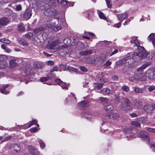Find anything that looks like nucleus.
Listing matches in <instances>:
<instances>
[{
    "mask_svg": "<svg viewBox=\"0 0 155 155\" xmlns=\"http://www.w3.org/2000/svg\"><path fill=\"white\" fill-rule=\"evenodd\" d=\"M6 59V56L5 55H0V62L3 61Z\"/></svg>",
    "mask_w": 155,
    "mask_h": 155,
    "instance_id": "nucleus-46",
    "label": "nucleus"
},
{
    "mask_svg": "<svg viewBox=\"0 0 155 155\" xmlns=\"http://www.w3.org/2000/svg\"><path fill=\"white\" fill-rule=\"evenodd\" d=\"M45 30V28L43 27L38 28L35 29V31L36 33H40Z\"/></svg>",
    "mask_w": 155,
    "mask_h": 155,
    "instance_id": "nucleus-32",
    "label": "nucleus"
},
{
    "mask_svg": "<svg viewBox=\"0 0 155 155\" xmlns=\"http://www.w3.org/2000/svg\"><path fill=\"white\" fill-rule=\"evenodd\" d=\"M115 100L118 102L120 101L121 99L119 95H115L114 96Z\"/></svg>",
    "mask_w": 155,
    "mask_h": 155,
    "instance_id": "nucleus-50",
    "label": "nucleus"
},
{
    "mask_svg": "<svg viewBox=\"0 0 155 155\" xmlns=\"http://www.w3.org/2000/svg\"><path fill=\"white\" fill-rule=\"evenodd\" d=\"M138 120L142 123L144 124L147 121V118L146 117H141L139 118L138 119Z\"/></svg>",
    "mask_w": 155,
    "mask_h": 155,
    "instance_id": "nucleus-33",
    "label": "nucleus"
},
{
    "mask_svg": "<svg viewBox=\"0 0 155 155\" xmlns=\"http://www.w3.org/2000/svg\"><path fill=\"white\" fill-rule=\"evenodd\" d=\"M44 15L48 17L53 16L57 14L56 10L54 8L49 7V5L45 8Z\"/></svg>",
    "mask_w": 155,
    "mask_h": 155,
    "instance_id": "nucleus-4",
    "label": "nucleus"
},
{
    "mask_svg": "<svg viewBox=\"0 0 155 155\" xmlns=\"http://www.w3.org/2000/svg\"><path fill=\"white\" fill-rule=\"evenodd\" d=\"M32 4L34 8L38 11H41L48 6V5L45 2L42 1H37L36 0H34Z\"/></svg>",
    "mask_w": 155,
    "mask_h": 155,
    "instance_id": "nucleus-3",
    "label": "nucleus"
},
{
    "mask_svg": "<svg viewBox=\"0 0 155 155\" xmlns=\"http://www.w3.org/2000/svg\"><path fill=\"white\" fill-rule=\"evenodd\" d=\"M37 131V129L35 127L34 128H32L30 130V131L31 132H35Z\"/></svg>",
    "mask_w": 155,
    "mask_h": 155,
    "instance_id": "nucleus-59",
    "label": "nucleus"
},
{
    "mask_svg": "<svg viewBox=\"0 0 155 155\" xmlns=\"http://www.w3.org/2000/svg\"><path fill=\"white\" fill-rule=\"evenodd\" d=\"M60 86L61 87L62 89H68V87L67 85L66 84L65 82H62Z\"/></svg>",
    "mask_w": 155,
    "mask_h": 155,
    "instance_id": "nucleus-37",
    "label": "nucleus"
},
{
    "mask_svg": "<svg viewBox=\"0 0 155 155\" xmlns=\"http://www.w3.org/2000/svg\"><path fill=\"white\" fill-rule=\"evenodd\" d=\"M97 77L99 79L100 81H101V80H102V78H103V76H102V75H101V74H97Z\"/></svg>",
    "mask_w": 155,
    "mask_h": 155,
    "instance_id": "nucleus-56",
    "label": "nucleus"
},
{
    "mask_svg": "<svg viewBox=\"0 0 155 155\" xmlns=\"http://www.w3.org/2000/svg\"><path fill=\"white\" fill-rule=\"evenodd\" d=\"M22 45H28V43L25 40L23 39V42Z\"/></svg>",
    "mask_w": 155,
    "mask_h": 155,
    "instance_id": "nucleus-63",
    "label": "nucleus"
},
{
    "mask_svg": "<svg viewBox=\"0 0 155 155\" xmlns=\"http://www.w3.org/2000/svg\"><path fill=\"white\" fill-rule=\"evenodd\" d=\"M9 22L7 17H3L0 19V25L2 26L6 25Z\"/></svg>",
    "mask_w": 155,
    "mask_h": 155,
    "instance_id": "nucleus-17",
    "label": "nucleus"
},
{
    "mask_svg": "<svg viewBox=\"0 0 155 155\" xmlns=\"http://www.w3.org/2000/svg\"><path fill=\"white\" fill-rule=\"evenodd\" d=\"M38 142L39 143L40 146L42 149H43L45 147V144L44 142L41 139H38Z\"/></svg>",
    "mask_w": 155,
    "mask_h": 155,
    "instance_id": "nucleus-26",
    "label": "nucleus"
},
{
    "mask_svg": "<svg viewBox=\"0 0 155 155\" xmlns=\"http://www.w3.org/2000/svg\"><path fill=\"white\" fill-rule=\"evenodd\" d=\"M14 150L16 152H19L21 150L20 146L17 144H15L13 145Z\"/></svg>",
    "mask_w": 155,
    "mask_h": 155,
    "instance_id": "nucleus-27",
    "label": "nucleus"
},
{
    "mask_svg": "<svg viewBox=\"0 0 155 155\" xmlns=\"http://www.w3.org/2000/svg\"><path fill=\"white\" fill-rule=\"evenodd\" d=\"M106 2V3L108 7L109 8H110L112 7V4L110 0H105Z\"/></svg>",
    "mask_w": 155,
    "mask_h": 155,
    "instance_id": "nucleus-42",
    "label": "nucleus"
},
{
    "mask_svg": "<svg viewBox=\"0 0 155 155\" xmlns=\"http://www.w3.org/2000/svg\"><path fill=\"white\" fill-rule=\"evenodd\" d=\"M114 109V107L111 104H107L105 106V109L107 111H111Z\"/></svg>",
    "mask_w": 155,
    "mask_h": 155,
    "instance_id": "nucleus-24",
    "label": "nucleus"
},
{
    "mask_svg": "<svg viewBox=\"0 0 155 155\" xmlns=\"http://www.w3.org/2000/svg\"><path fill=\"white\" fill-rule=\"evenodd\" d=\"M28 149L31 154L33 155H38L39 154L40 152L35 147L31 145L28 146Z\"/></svg>",
    "mask_w": 155,
    "mask_h": 155,
    "instance_id": "nucleus-9",
    "label": "nucleus"
},
{
    "mask_svg": "<svg viewBox=\"0 0 155 155\" xmlns=\"http://www.w3.org/2000/svg\"><path fill=\"white\" fill-rule=\"evenodd\" d=\"M49 5H53L55 4V2L54 0H48V1Z\"/></svg>",
    "mask_w": 155,
    "mask_h": 155,
    "instance_id": "nucleus-45",
    "label": "nucleus"
},
{
    "mask_svg": "<svg viewBox=\"0 0 155 155\" xmlns=\"http://www.w3.org/2000/svg\"><path fill=\"white\" fill-rule=\"evenodd\" d=\"M149 91H151L155 90V86L153 85H150L148 88Z\"/></svg>",
    "mask_w": 155,
    "mask_h": 155,
    "instance_id": "nucleus-40",
    "label": "nucleus"
},
{
    "mask_svg": "<svg viewBox=\"0 0 155 155\" xmlns=\"http://www.w3.org/2000/svg\"><path fill=\"white\" fill-rule=\"evenodd\" d=\"M143 105L142 102L140 100H134L133 103V106L135 108H141Z\"/></svg>",
    "mask_w": 155,
    "mask_h": 155,
    "instance_id": "nucleus-14",
    "label": "nucleus"
},
{
    "mask_svg": "<svg viewBox=\"0 0 155 155\" xmlns=\"http://www.w3.org/2000/svg\"><path fill=\"white\" fill-rule=\"evenodd\" d=\"M114 92V90L113 91L108 88H104L102 89V93L104 95L111 94Z\"/></svg>",
    "mask_w": 155,
    "mask_h": 155,
    "instance_id": "nucleus-13",
    "label": "nucleus"
},
{
    "mask_svg": "<svg viewBox=\"0 0 155 155\" xmlns=\"http://www.w3.org/2000/svg\"><path fill=\"white\" fill-rule=\"evenodd\" d=\"M132 125L135 127H140V124L139 123L136 121H133L131 123Z\"/></svg>",
    "mask_w": 155,
    "mask_h": 155,
    "instance_id": "nucleus-35",
    "label": "nucleus"
},
{
    "mask_svg": "<svg viewBox=\"0 0 155 155\" xmlns=\"http://www.w3.org/2000/svg\"><path fill=\"white\" fill-rule=\"evenodd\" d=\"M94 89L96 92L98 93H102V89L104 84L102 83H96L93 84Z\"/></svg>",
    "mask_w": 155,
    "mask_h": 155,
    "instance_id": "nucleus-7",
    "label": "nucleus"
},
{
    "mask_svg": "<svg viewBox=\"0 0 155 155\" xmlns=\"http://www.w3.org/2000/svg\"><path fill=\"white\" fill-rule=\"evenodd\" d=\"M130 115L132 117H136L138 116V115L137 114L134 113H133L131 114H130Z\"/></svg>",
    "mask_w": 155,
    "mask_h": 155,
    "instance_id": "nucleus-60",
    "label": "nucleus"
},
{
    "mask_svg": "<svg viewBox=\"0 0 155 155\" xmlns=\"http://www.w3.org/2000/svg\"><path fill=\"white\" fill-rule=\"evenodd\" d=\"M134 43L135 45L137 46L138 47V48L139 47H140V46H139V42H138V40L136 39L134 40Z\"/></svg>",
    "mask_w": 155,
    "mask_h": 155,
    "instance_id": "nucleus-54",
    "label": "nucleus"
},
{
    "mask_svg": "<svg viewBox=\"0 0 155 155\" xmlns=\"http://www.w3.org/2000/svg\"><path fill=\"white\" fill-rule=\"evenodd\" d=\"M134 91L137 93H141L142 92V90L140 87H136L135 88Z\"/></svg>",
    "mask_w": 155,
    "mask_h": 155,
    "instance_id": "nucleus-38",
    "label": "nucleus"
},
{
    "mask_svg": "<svg viewBox=\"0 0 155 155\" xmlns=\"http://www.w3.org/2000/svg\"><path fill=\"white\" fill-rule=\"evenodd\" d=\"M60 67L62 68H64L65 69H67L70 71H72L74 72H77L78 71V69H77L71 67L65 66L63 64H61Z\"/></svg>",
    "mask_w": 155,
    "mask_h": 155,
    "instance_id": "nucleus-18",
    "label": "nucleus"
},
{
    "mask_svg": "<svg viewBox=\"0 0 155 155\" xmlns=\"http://www.w3.org/2000/svg\"><path fill=\"white\" fill-rule=\"evenodd\" d=\"M57 1L59 4L61 5L65 6L67 5L68 6H73L74 5V3H72L70 2H68L66 0H57Z\"/></svg>",
    "mask_w": 155,
    "mask_h": 155,
    "instance_id": "nucleus-11",
    "label": "nucleus"
},
{
    "mask_svg": "<svg viewBox=\"0 0 155 155\" xmlns=\"http://www.w3.org/2000/svg\"><path fill=\"white\" fill-rule=\"evenodd\" d=\"M106 117L108 119H115L118 118L119 115L118 114L113 112H111L108 115L106 116Z\"/></svg>",
    "mask_w": 155,
    "mask_h": 155,
    "instance_id": "nucleus-12",
    "label": "nucleus"
},
{
    "mask_svg": "<svg viewBox=\"0 0 155 155\" xmlns=\"http://www.w3.org/2000/svg\"><path fill=\"white\" fill-rule=\"evenodd\" d=\"M18 29L20 31H23L25 30L24 25L23 23H20L18 26Z\"/></svg>",
    "mask_w": 155,
    "mask_h": 155,
    "instance_id": "nucleus-31",
    "label": "nucleus"
},
{
    "mask_svg": "<svg viewBox=\"0 0 155 155\" xmlns=\"http://www.w3.org/2000/svg\"><path fill=\"white\" fill-rule=\"evenodd\" d=\"M37 71L36 69L33 66L28 67L25 71V73L27 75H32Z\"/></svg>",
    "mask_w": 155,
    "mask_h": 155,
    "instance_id": "nucleus-6",
    "label": "nucleus"
},
{
    "mask_svg": "<svg viewBox=\"0 0 155 155\" xmlns=\"http://www.w3.org/2000/svg\"><path fill=\"white\" fill-rule=\"evenodd\" d=\"M0 41L2 43L6 44H8L10 42V41L6 38H1Z\"/></svg>",
    "mask_w": 155,
    "mask_h": 155,
    "instance_id": "nucleus-34",
    "label": "nucleus"
},
{
    "mask_svg": "<svg viewBox=\"0 0 155 155\" xmlns=\"http://www.w3.org/2000/svg\"><path fill=\"white\" fill-rule=\"evenodd\" d=\"M87 101H82L80 103H79L78 104L82 108H84V107H85L87 106Z\"/></svg>",
    "mask_w": 155,
    "mask_h": 155,
    "instance_id": "nucleus-30",
    "label": "nucleus"
},
{
    "mask_svg": "<svg viewBox=\"0 0 155 155\" xmlns=\"http://www.w3.org/2000/svg\"><path fill=\"white\" fill-rule=\"evenodd\" d=\"M55 81L56 82V83H57V84H59L60 85H61L62 82H63L60 79L58 78L55 79Z\"/></svg>",
    "mask_w": 155,
    "mask_h": 155,
    "instance_id": "nucleus-51",
    "label": "nucleus"
},
{
    "mask_svg": "<svg viewBox=\"0 0 155 155\" xmlns=\"http://www.w3.org/2000/svg\"><path fill=\"white\" fill-rule=\"evenodd\" d=\"M149 54L148 52H146V51L143 47H139L138 48V52L132 53L131 55L127 56L126 57L122 59V62L120 61L116 63V64H119L123 63H127L130 65L133 63L134 61H136L142 60Z\"/></svg>",
    "mask_w": 155,
    "mask_h": 155,
    "instance_id": "nucleus-1",
    "label": "nucleus"
},
{
    "mask_svg": "<svg viewBox=\"0 0 155 155\" xmlns=\"http://www.w3.org/2000/svg\"><path fill=\"white\" fill-rule=\"evenodd\" d=\"M92 52L91 50H86L84 51H81L79 54L80 55L83 56H87L89 54H91Z\"/></svg>",
    "mask_w": 155,
    "mask_h": 155,
    "instance_id": "nucleus-22",
    "label": "nucleus"
},
{
    "mask_svg": "<svg viewBox=\"0 0 155 155\" xmlns=\"http://www.w3.org/2000/svg\"><path fill=\"white\" fill-rule=\"evenodd\" d=\"M57 44L55 41L51 42L48 45L49 48L51 49H56L58 48Z\"/></svg>",
    "mask_w": 155,
    "mask_h": 155,
    "instance_id": "nucleus-20",
    "label": "nucleus"
},
{
    "mask_svg": "<svg viewBox=\"0 0 155 155\" xmlns=\"http://www.w3.org/2000/svg\"><path fill=\"white\" fill-rule=\"evenodd\" d=\"M139 135L141 137L145 139L148 143H149L150 139L147 134L144 132H141L140 133Z\"/></svg>",
    "mask_w": 155,
    "mask_h": 155,
    "instance_id": "nucleus-19",
    "label": "nucleus"
},
{
    "mask_svg": "<svg viewBox=\"0 0 155 155\" xmlns=\"http://www.w3.org/2000/svg\"><path fill=\"white\" fill-rule=\"evenodd\" d=\"M22 9L21 7V5H18L15 8V9L17 11H20Z\"/></svg>",
    "mask_w": 155,
    "mask_h": 155,
    "instance_id": "nucleus-58",
    "label": "nucleus"
},
{
    "mask_svg": "<svg viewBox=\"0 0 155 155\" xmlns=\"http://www.w3.org/2000/svg\"><path fill=\"white\" fill-rule=\"evenodd\" d=\"M121 88L124 91H128L129 90L128 87L126 85H123L122 86Z\"/></svg>",
    "mask_w": 155,
    "mask_h": 155,
    "instance_id": "nucleus-41",
    "label": "nucleus"
},
{
    "mask_svg": "<svg viewBox=\"0 0 155 155\" xmlns=\"http://www.w3.org/2000/svg\"><path fill=\"white\" fill-rule=\"evenodd\" d=\"M50 78L48 76L47 77H43L41 78V82L46 81L48 80H50Z\"/></svg>",
    "mask_w": 155,
    "mask_h": 155,
    "instance_id": "nucleus-39",
    "label": "nucleus"
},
{
    "mask_svg": "<svg viewBox=\"0 0 155 155\" xmlns=\"http://www.w3.org/2000/svg\"><path fill=\"white\" fill-rule=\"evenodd\" d=\"M58 68V67H54L51 70V72H53L54 71H57Z\"/></svg>",
    "mask_w": 155,
    "mask_h": 155,
    "instance_id": "nucleus-55",
    "label": "nucleus"
},
{
    "mask_svg": "<svg viewBox=\"0 0 155 155\" xmlns=\"http://www.w3.org/2000/svg\"><path fill=\"white\" fill-rule=\"evenodd\" d=\"M25 36L28 38H30L32 36V34L31 33H28L25 35Z\"/></svg>",
    "mask_w": 155,
    "mask_h": 155,
    "instance_id": "nucleus-52",
    "label": "nucleus"
},
{
    "mask_svg": "<svg viewBox=\"0 0 155 155\" xmlns=\"http://www.w3.org/2000/svg\"><path fill=\"white\" fill-rule=\"evenodd\" d=\"M147 67L146 64H143L137 69L138 72H141Z\"/></svg>",
    "mask_w": 155,
    "mask_h": 155,
    "instance_id": "nucleus-29",
    "label": "nucleus"
},
{
    "mask_svg": "<svg viewBox=\"0 0 155 155\" xmlns=\"http://www.w3.org/2000/svg\"><path fill=\"white\" fill-rule=\"evenodd\" d=\"M10 67L11 68H14L15 67L17 63L15 62V60L12 59L9 62Z\"/></svg>",
    "mask_w": 155,
    "mask_h": 155,
    "instance_id": "nucleus-25",
    "label": "nucleus"
},
{
    "mask_svg": "<svg viewBox=\"0 0 155 155\" xmlns=\"http://www.w3.org/2000/svg\"><path fill=\"white\" fill-rule=\"evenodd\" d=\"M128 13L127 12H125L123 14H118L117 16L118 20L121 22L128 16Z\"/></svg>",
    "mask_w": 155,
    "mask_h": 155,
    "instance_id": "nucleus-15",
    "label": "nucleus"
},
{
    "mask_svg": "<svg viewBox=\"0 0 155 155\" xmlns=\"http://www.w3.org/2000/svg\"><path fill=\"white\" fill-rule=\"evenodd\" d=\"M135 77L137 80L141 81H144L146 79V77L145 74L142 72H137Z\"/></svg>",
    "mask_w": 155,
    "mask_h": 155,
    "instance_id": "nucleus-10",
    "label": "nucleus"
},
{
    "mask_svg": "<svg viewBox=\"0 0 155 155\" xmlns=\"http://www.w3.org/2000/svg\"><path fill=\"white\" fill-rule=\"evenodd\" d=\"M121 22H120L118 23L115 24L114 25V26L115 27L117 28H119L121 26Z\"/></svg>",
    "mask_w": 155,
    "mask_h": 155,
    "instance_id": "nucleus-53",
    "label": "nucleus"
},
{
    "mask_svg": "<svg viewBox=\"0 0 155 155\" xmlns=\"http://www.w3.org/2000/svg\"><path fill=\"white\" fill-rule=\"evenodd\" d=\"M118 52V51L117 49H115L113 52H112L110 54V56H112L115 54L117 53Z\"/></svg>",
    "mask_w": 155,
    "mask_h": 155,
    "instance_id": "nucleus-62",
    "label": "nucleus"
},
{
    "mask_svg": "<svg viewBox=\"0 0 155 155\" xmlns=\"http://www.w3.org/2000/svg\"><path fill=\"white\" fill-rule=\"evenodd\" d=\"M155 38L154 37V35L153 34H151L148 37V38L150 40V41L152 40H153L154 38Z\"/></svg>",
    "mask_w": 155,
    "mask_h": 155,
    "instance_id": "nucleus-49",
    "label": "nucleus"
},
{
    "mask_svg": "<svg viewBox=\"0 0 155 155\" xmlns=\"http://www.w3.org/2000/svg\"><path fill=\"white\" fill-rule=\"evenodd\" d=\"M31 15V13L30 10L29 9H27L24 13L23 17L25 20H27L30 18Z\"/></svg>",
    "mask_w": 155,
    "mask_h": 155,
    "instance_id": "nucleus-16",
    "label": "nucleus"
},
{
    "mask_svg": "<svg viewBox=\"0 0 155 155\" xmlns=\"http://www.w3.org/2000/svg\"><path fill=\"white\" fill-rule=\"evenodd\" d=\"M143 109L147 113H150L153 110L151 106L149 105H145L144 106Z\"/></svg>",
    "mask_w": 155,
    "mask_h": 155,
    "instance_id": "nucleus-23",
    "label": "nucleus"
},
{
    "mask_svg": "<svg viewBox=\"0 0 155 155\" xmlns=\"http://www.w3.org/2000/svg\"><path fill=\"white\" fill-rule=\"evenodd\" d=\"M120 109L124 111H127L131 110L132 108V105L129 100L126 98L123 99V101L119 105Z\"/></svg>",
    "mask_w": 155,
    "mask_h": 155,
    "instance_id": "nucleus-2",
    "label": "nucleus"
},
{
    "mask_svg": "<svg viewBox=\"0 0 155 155\" xmlns=\"http://www.w3.org/2000/svg\"><path fill=\"white\" fill-rule=\"evenodd\" d=\"M2 48L5 50L7 48V46L5 44H2L1 45Z\"/></svg>",
    "mask_w": 155,
    "mask_h": 155,
    "instance_id": "nucleus-64",
    "label": "nucleus"
},
{
    "mask_svg": "<svg viewBox=\"0 0 155 155\" xmlns=\"http://www.w3.org/2000/svg\"><path fill=\"white\" fill-rule=\"evenodd\" d=\"M45 27L48 29L53 30L54 31H57L61 29V27L60 26L57 27L55 26V24L48 23L45 25Z\"/></svg>",
    "mask_w": 155,
    "mask_h": 155,
    "instance_id": "nucleus-8",
    "label": "nucleus"
},
{
    "mask_svg": "<svg viewBox=\"0 0 155 155\" xmlns=\"http://www.w3.org/2000/svg\"><path fill=\"white\" fill-rule=\"evenodd\" d=\"M146 74L148 78L150 80L155 79V69H148L146 72Z\"/></svg>",
    "mask_w": 155,
    "mask_h": 155,
    "instance_id": "nucleus-5",
    "label": "nucleus"
},
{
    "mask_svg": "<svg viewBox=\"0 0 155 155\" xmlns=\"http://www.w3.org/2000/svg\"><path fill=\"white\" fill-rule=\"evenodd\" d=\"M124 132L126 133L129 134L131 133L132 131L130 129L126 128L124 130Z\"/></svg>",
    "mask_w": 155,
    "mask_h": 155,
    "instance_id": "nucleus-43",
    "label": "nucleus"
},
{
    "mask_svg": "<svg viewBox=\"0 0 155 155\" xmlns=\"http://www.w3.org/2000/svg\"><path fill=\"white\" fill-rule=\"evenodd\" d=\"M8 84L5 85V86H3L2 87L0 90L1 92L3 94H7L9 93V91H5L6 88L8 87Z\"/></svg>",
    "mask_w": 155,
    "mask_h": 155,
    "instance_id": "nucleus-21",
    "label": "nucleus"
},
{
    "mask_svg": "<svg viewBox=\"0 0 155 155\" xmlns=\"http://www.w3.org/2000/svg\"><path fill=\"white\" fill-rule=\"evenodd\" d=\"M146 130L150 132L155 133V129L153 128L147 127L146 128Z\"/></svg>",
    "mask_w": 155,
    "mask_h": 155,
    "instance_id": "nucleus-44",
    "label": "nucleus"
},
{
    "mask_svg": "<svg viewBox=\"0 0 155 155\" xmlns=\"http://www.w3.org/2000/svg\"><path fill=\"white\" fill-rule=\"evenodd\" d=\"M100 18L105 20H107L106 17L104 16V14L101 12H100L99 14Z\"/></svg>",
    "mask_w": 155,
    "mask_h": 155,
    "instance_id": "nucleus-36",
    "label": "nucleus"
},
{
    "mask_svg": "<svg viewBox=\"0 0 155 155\" xmlns=\"http://www.w3.org/2000/svg\"><path fill=\"white\" fill-rule=\"evenodd\" d=\"M35 68H41L42 67V65L41 63L39 62H35L34 64V66Z\"/></svg>",
    "mask_w": 155,
    "mask_h": 155,
    "instance_id": "nucleus-28",
    "label": "nucleus"
},
{
    "mask_svg": "<svg viewBox=\"0 0 155 155\" xmlns=\"http://www.w3.org/2000/svg\"><path fill=\"white\" fill-rule=\"evenodd\" d=\"M80 69L83 72H87V69L84 66H81L80 67Z\"/></svg>",
    "mask_w": 155,
    "mask_h": 155,
    "instance_id": "nucleus-47",
    "label": "nucleus"
},
{
    "mask_svg": "<svg viewBox=\"0 0 155 155\" xmlns=\"http://www.w3.org/2000/svg\"><path fill=\"white\" fill-rule=\"evenodd\" d=\"M79 43L81 44V47L82 49H84L86 48V45H85L84 44L81 42H79Z\"/></svg>",
    "mask_w": 155,
    "mask_h": 155,
    "instance_id": "nucleus-57",
    "label": "nucleus"
},
{
    "mask_svg": "<svg viewBox=\"0 0 155 155\" xmlns=\"http://www.w3.org/2000/svg\"><path fill=\"white\" fill-rule=\"evenodd\" d=\"M59 49L61 50H64L65 51L67 49V47L65 45L59 46Z\"/></svg>",
    "mask_w": 155,
    "mask_h": 155,
    "instance_id": "nucleus-48",
    "label": "nucleus"
},
{
    "mask_svg": "<svg viewBox=\"0 0 155 155\" xmlns=\"http://www.w3.org/2000/svg\"><path fill=\"white\" fill-rule=\"evenodd\" d=\"M54 64V62L52 61H49L47 62V64L49 65H53Z\"/></svg>",
    "mask_w": 155,
    "mask_h": 155,
    "instance_id": "nucleus-61",
    "label": "nucleus"
}]
</instances>
